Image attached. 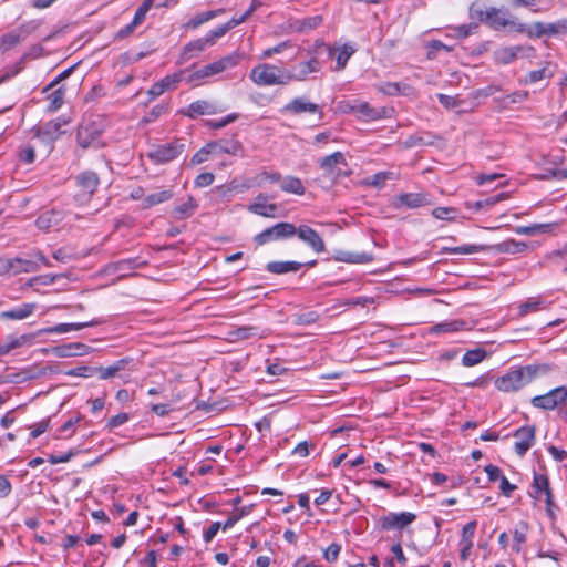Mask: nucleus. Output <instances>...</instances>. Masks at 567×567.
<instances>
[{"mask_svg": "<svg viewBox=\"0 0 567 567\" xmlns=\"http://www.w3.org/2000/svg\"><path fill=\"white\" fill-rule=\"evenodd\" d=\"M551 370L547 363L513 367L506 373L498 377L494 384L502 392H516L529 384L539 375H545Z\"/></svg>", "mask_w": 567, "mask_h": 567, "instance_id": "1", "label": "nucleus"}, {"mask_svg": "<svg viewBox=\"0 0 567 567\" xmlns=\"http://www.w3.org/2000/svg\"><path fill=\"white\" fill-rule=\"evenodd\" d=\"M250 79L259 86L287 85L290 83L287 70L269 63L256 65L250 72Z\"/></svg>", "mask_w": 567, "mask_h": 567, "instance_id": "2", "label": "nucleus"}, {"mask_svg": "<svg viewBox=\"0 0 567 567\" xmlns=\"http://www.w3.org/2000/svg\"><path fill=\"white\" fill-rule=\"evenodd\" d=\"M487 249L494 250L501 254H518L523 252L527 249V244L525 241H517L515 239H507L502 243L495 244L491 247L485 245H462L453 248H447L446 250L450 254L454 255H471L480 251H485Z\"/></svg>", "mask_w": 567, "mask_h": 567, "instance_id": "3", "label": "nucleus"}, {"mask_svg": "<svg viewBox=\"0 0 567 567\" xmlns=\"http://www.w3.org/2000/svg\"><path fill=\"white\" fill-rule=\"evenodd\" d=\"M239 61L240 54L238 53H231L223 56L219 60L208 63L190 73L187 78V83L198 85L200 81L236 66Z\"/></svg>", "mask_w": 567, "mask_h": 567, "instance_id": "4", "label": "nucleus"}, {"mask_svg": "<svg viewBox=\"0 0 567 567\" xmlns=\"http://www.w3.org/2000/svg\"><path fill=\"white\" fill-rule=\"evenodd\" d=\"M74 185L73 199L79 205H86L100 185V177L93 171H84L74 176Z\"/></svg>", "mask_w": 567, "mask_h": 567, "instance_id": "5", "label": "nucleus"}, {"mask_svg": "<svg viewBox=\"0 0 567 567\" xmlns=\"http://www.w3.org/2000/svg\"><path fill=\"white\" fill-rule=\"evenodd\" d=\"M102 125L100 121L83 120L76 132L78 144L82 148L101 146Z\"/></svg>", "mask_w": 567, "mask_h": 567, "instance_id": "6", "label": "nucleus"}, {"mask_svg": "<svg viewBox=\"0 0 567 567\" xmlns=\"http://www.w3.org/2000/svg\"><path fill=\"white\" fill-rule=\"evenodd\" d=\"M297 227L288 221H280L254 237L258 246H264L271 241L285 240L296 236Z\"/></svg>", "mask_w": 567, "mask_h": 567, "instance_id": "7", "label": "nucleus"}, {"mask_svg": "<svg viewBox=\"0 0 567 567\" xmlns=\"http://www.w3.org/2000/svg\"><path fill=\"white\" fill-rule=\"evenodd\" d=\"M338 166H348L346 156L341 152H334L319 161V167L323 171L324 177L331 182H337L341 177H348L352 173L351 171H343Z\"/></svg>", "mask_w": 567, "mask_h": 567, "instance_id": "8", "label": "nucleus"}, {"mask_svg": "<svg viewBox=\"0 0 567 567\" xmlns=\"http://www.w3.org/2000/svg\"><path fill=\"white\" fill-rule=\"evenodd\" d=\"M342 110L346 113L357 115L358 118L362 121H377L384 118L389 113L386 107H373L364 101L346 102Z\"/></svg>", "mask_w": 567, "mask_h": 567, "instance_id": "9", "label": "nucleus"}, {"mask_svg": "<svg viewBox=\"0 0 567 567\" xmlns=\"http://www.w3.org/2000/svg\"><path fill=\"white\" fill-rule=\"evenodd\" d=\"M185 151V144L182 140L161 144L151 150L147 154L148 158L155 164H165L177 158Z\"/></svg>", "mask_w": 567, "mask_h": 567, "instance_id": "10", "label": "nucleus"}, {"mask_svg": "<svg viewBox=\"0 0 567 567\" xmlns=\"http://www.w3.org/2000/svg\"><path fill=\"white\" fill-rule=\"evenodd\" d=\"M416 519V515L411 512L389 513L378 519V526L381 530H402Z\"/></svg>", "mask_w": 567, "mask_h": 567, "instance_id": "11", "label": "nucleus"}, {"mask_svg": "<svg viewBox=\"0 0 567 567\" xmlns=\"http://www.w3.org/2000/svg\"><path fill=\"white\" fill-rule=\"evenodd\" d=\"M533 493L532 497H534L537 501L542 499V496L545 495V503H546V511L548 515L553 518V507L555 506L553 501V492L549 486V478L546 474H534L533 478Z\"/></svg>", "mask_w": 567, "mask_h": 567, "instance_id": "12", "label": "nucleus"}, {"mask_svg": "<svg viewBox=\"0 0 567 567\" xmlns=\"http://www.w3.org/2000/svg\"><path fill=\"white\" fill-rule=\"evenodd\" d=\"M567 399V389L565 386H558L546 394L537 395L532 399V404L535 408L543 410H554L559 404L564 403Z\"/></svg>", "mask_w": 567, "mask_h": 567, "instance_id": "13", "label": "nucleus"}, {"mask_svg": "<svg viewBox=\"0 0 567 567\" xmlns=\"http://www.w3.org/2000/svg\"><path fill=\"white\" fill-rule=\"evenodd\" d=\"M513 436L516 439V454L524 456L535 443L536 427L534 425L522 426L513 433Z\"/></svg>", "mask_w": 567, "mask_h": 567, "instance_id": "14", "label": "nucleus"}, {"mask_svg": "<svg viewBox=\"0 0 567 567\" xmlns=\"http://www.w3.org/2000/svg\"><path fill=\"white\" fill-rule=\"evenodd\" d=\"M38 269V264L32 260L22 258L1 259L0 274L1 275H18L21 272H32Z\"/></svg>", "mask_w": 567, "mask_h": 567, "instance_id": "15", "label": "nucleus"}, {"mask_svg": "<svg viewBox=\"0 0 567 567\" xmlns=\"http://www.w3.org/2000/svg\"><path fill=\"white\" fill-rule=\"evenodd\" d=\"M223 111L224 110L213 101L197 100L190 103L187 109L182 110L181 113L187 117L195 118L200 115H214Z\"/></svg>", "mask_w": 567, "mask_h": 567, "instance_id": "16", "label": "nucleus"}, {"mask_svg": "<svg viewBox=\"0 0 567 567\" xmlns=\"http://www.w3.org/2000/svg\"><path fill=\"white\" fill-rule=\"evenodd\" d=\"M296 235L300 240L307 244L315 252L321 254L326 250V244L322 237L308 225L297 227Z\"/></svg>", "mask_w": 567, "mask_h": 567, "instance_id": "17", "label": "nucleus"}, {"mask_svg": "<svg viewBox=\"0 0 567 567\" xmlns=\"http://www.w3.org/2000/svg\"><path fill=\"white\" fill-rule=\"evenodd\" d=\"M284 114L300 115L303 113L315 114L320 112V106L308 101L306 97H295L280 110Z\"/></svg>", "mask_w": 567, "mask_h": 567, "instance_id": "18", "label": "nucleus"}, {"mask_svg": "<svg viewBox=\"0 0 567 567\" xmlns=\"http://www.w3.org/2000/svg\"><path fill=\"white\" fill-rule=\"evenodd\" d=\"M534 51L535 50L533 47H503L494 52V58L495 61L499 64H509L517 58L519 53H526L527 55H532Z\"/></svg>", "mask_w": 567, "mask_h": 567, "instance_id": "19", "label": "nucleus"}, {"mask_svg": "<svg viewBox=\"0 0 567 567\" xmlns=\"http://www.w3.org/2000/svg\"><path fill=\"white\" fill-rule=\"evenodd\" d=\"M184 72L185 71L182 70L176 73L166 75L158 82L154 83L147 91V94L151 96V99H155L162 95L165 91L174 89L176 84L182 81Z\"/></svg>", "mask_w": 567, "mask_h": 567, "instance_id": "20", "label": "nucleus"}, {"mask_svg": "<svg viewBox=\"0 0 567 567\" xmlns=\"http://www.w3.org/2000/svg\"><path fill=\"white\" fill-rule=\"evenodd\" d=\"M321 70V63L317 58H311L308 61L299 63L297 71H288L290 82L292 81H305L310 73H317Z\"/></svg>", "mask_w": 567, "mask_h": 567, "instance_id": "21", "label": "nucleus"}, {"mask_svg": "<svg viewBox=\"0 0 567 567\" xmlns=\"http://www.w3.org/2000/svg\"><path fill=\"white\" fill-rule=\"evenodd\" d=\"M208 47H210L205 38H199L194 41L187 43L178 58V63L184 64L193 58L198 56L203 51H205Z\"/></svg>", "mask_w": 567, "mask_h": 567, "instance_id": "22", "label": "nucleus"}, {"mask_svg": "<svg viewBox=\"0 0 567 567\" xmlns=\"http://www.w3.org/2000/svg\"><path fill=\"white\" fill-rule=\"evenodd\" d=\"M62 220V212L56 209H50L39 215V217L35 220V225L38 226V228L48 231L54 227H58Z\"/></svg>", "mask_w": 567, "mask_h": 567, "instance_id": "23", "label": "nucleus"}, {"mask_svg": "<svg viewBox=\"0 0 567 567\" xmlns=\"http://www.w3.org/2000/svg\"><path fill=\"white\" fill-rule=\"evenodd\" d=\"M336 261L348 264H368L373 260V255L370 252H352L347 250H336L333 255Z\"/></svg>", "mask_w": 567, "mask_h": 567, "instance_id": "24", "label": "nucleus"}, {"mask_svg": "<svg viewBox=\"0 0 567 567\" xmlns=\"http://www.w3.org/2000/svg\"><path fill=\"white\" fill-rule=\"evenodd\" d=\"M33 338L34 334L8 336L0 342V357L9 353L11 350L30 344Z\"/></svg>", "mask_w": 567, "mask_h": 567, "instance_id": "25", "label": "nucleus"}, {"mask_svg": "<svg viewBox=\"0 0 567 567\" xmlns=\"http://www.w3.org/2000/svg\"><path fill=\"white\" fill-rule=\"evenodd\" d=\"M131 362L132 359L123 358L109 367H96V374L101 380L118 377L120 372L125 370Z\"/></svg>", "mask_w": 567, "mask_h": 567, "instance_id": "26", "label": "nucleus"}, {"mask_svg": "<svg viewBox=\"0 0 567 567\" xmlns=\"http://www.w3.org/2000/svg\"><path fill=\"white\" fill-rule=\"evenodd\" d=\"M35 308V303H22L13 309L2 311L0 313V318L8 320H23L30 317L34 312Z\"/></svg>", "mask_w": 567, "mask_h": 567, "instance_id": "27", "label": "nucleus"}, {"mask_svg": "<svg viewBox=\"0 0 567 567\" xmlns=\"http://www.w3.org/2000/svg\"><path fill=\"white\" fill-rule=\"evenodd\" d=\"M486 24L493 30H502L508 27V18L496 7H489L486 16Z\"/></svg>", "mask_w": 567, "mask_h": 567, "instance_id": "28", "label": "nucleus"}, {"mask_svg": "<svg viewBox=\"0 0 567 567\" xmlns=\"http://www.w3.org/2000/svg\"><path fill=\"white\" fill-rule=\"evenodd\" d=\"M303 264L298 261H270L266 265V270L276 274V275H284L287 272H296Z\"/></svg>", "mask_w": 567, "mask_h": 567, "instance_id": "29", "label": "nucleus"}, {"mask_svg": "<svg viewBox=\"0 0 567 567\" xmlns=\"http://www.w3.org/2000/svg\"><path fill=\"white\" fill-rule=\"evenodd\" d=\"M144 265L145 261H142L140 258H127L110 264L109 269L114 272H120L121 276H125L127 271L141 268Z\"/></svg>", "mask_w": 567, "mask_h": 567, "instance_id": "30", "label": "nucleus"}, {"mask_svg": "<svg viewBox=\"0 0 567 567\" xmlns=\"http://www.w3.org/2000/svg\"><path fill=\"white\" fill-rule=\"evenodd\" d=\"M99 324V321L82 322V323H59L54 327L43 329L39 331L41 333H66L70 331H79L86 327Z\"/></svg>", "mask_w": 567, "mask_h": 567, "instance_id": "31", "label": "nucleus"}, {"mask_svg": "<svg viewBox=\"0 0 567 567\" xmlns=\"http://www.w3.org/2000/svg\"><path fill=\"white\" fill-rule=\"evenodd\" d=\"M398 200L408 208H417L430 204L426 196L422 193L402 194L398 197Z\"/></svg>", "mask_w": 567, "mask_h": 567, "instance_id": "32", "label": "nucleus"}, {"mask_svg": "<svg viewBox=\"0 0 567 567\" xmlns=\"http://www.w3.org/2000/svg\"><path fill=\"white\" fill-rule=\"evenodd\" d=\"M280 188L285 193L295 194V195H303L306 192V187L302 181L295 176H286L282 178L280 183Z\"/></svg>", "mask_w": 567, "mask_h": 567, "instance_id": "33", "label": "nucleus"}, {"mask_svg": "<svg viewBox=\"0 0 567 567\" xmlns=\"http://www.w3.org/2000/svg\"><path fill=\"white\" fill-rule=\"evenodd\" d=\"M198 207V204L196 202V199L193 197V196H189L187 202L181 204V205H177L173 212H172V215L175 219H186L188 217H190L194 212L197 209Z\"/></svg>", "mask_w": 567, "mask_h": 567, "instance_id": "34", "label": "nucleus"}, {"mask_svg": "<svg viewBox=\"0 0 567 567\" xmlns=\"http://www.w3.org/2000/svg\"><path fill=\"white\" fill-rule=\"evenodd\" d=\"M173 196L174 193L172 189H163L161 192L150 194L143 198L142 207L144 209L151 208L155 205L171 200Z\"/></svg>", "mask_w": 567, "mask_h": 567, "instance_id": "35", "label": "nucleus"}, {"mask_svg": "<svg viewBox=\"0 0 567 567\" xmlns=\"http://www.w3.org/2000/svg\"><path fill=\"white\" fill-rule=\"evenodd\" d=\"M322 23V17L321 16H313V17H307L303 19H298L292 23V28L297 32H308L310 30H313L318 28Z\"/></svg>", "mask_w": 567, "mask_h": 567, "instance_id": "36", "label": "nucleus"}, {"mask_svg": "<svg viewBox=\"0 0 567 567\" xmlns=\"http://www.w3.org/2000/svg\"><path fill=\"white\" fill-rule=\"evenodd\" d=\"M466 326L464 320H452L436 323L431 328V332L433 333H452L456 331H461Z\"/></svg>", "mask_w": 567, "mask_h": 567, "instance_id": "37", "label": "nucleus"}, {"mask_svg": "<svg viewBox=\"0 0 567 567\" xmlns=\"http://www.w3.org/2000/svg\"><path fill=\"white\" fill-rule=\"evenodd\" d=\"M487 357L486 350L483 348H475L467 350L462 357V363L465 367H473L481 363Z\"/></svg>", "mask_w": 567, "mask_h": 567, "instance_id": "38", "label": "nucleus"}, {"mask_svg": "<svg viewBox=\"0 0 567 567\" xmlns=\"http://www.w3.org/2000/svg\"><path fill=\"white\" fill-rule=\"evenodd\" d=\"M214 148H218L220 153L230 154V155H243L244 147L241 143L237 140H228L220 143H214Z\"/></svg>", "mask_w": 567, "mask_h": 567, "instance_id": "39", "label": "nucleus"}, {"mask_svg": "<svg viewBox=\"0 0 567 567\" xmlns=\"http://www.w3.org/2000/svg\"><path fill=\"white\" fill-rule=\"evenodd\" d=\"M277 204H266L256 202L248 206V210L252 214L264 216V217H276Z\"/></svg>", "mask_w": 567, "mask_h": 567, "instance_id": "40", "label": "nucleus"}, {"mask_svg": "<svg viewBox=\"0 0 567 567\" xmlns=\"http://www.w3.org/2000/svg\"><path fill=\"white\" fill-rule=\"evenodd\" d=\"M488 8H485L484 2L482 0H475L471 3L468 8V14L472 20H476V22H486Z\"/></svg>", "mask_w": 567, "mask_h": 567, "instance_id": "41", "label": "nucleus"}, {"mask_svg": "<svg viewBox=\"0 0 567 567\" xmlns=\"http://www.w3.org/2000/svg\"><path fill=\"white\" fill-rule=\"evenodd\" d=\"M223 11V9H219L198 13L188 21L187 25L192 29H197L199 25L217 17Z\"/></svg>", "mask_w": 567, "mask_h": 567, "instance_id": "42", "label": "nucleus"}, {"mask_svg": "<svg viewBox=\"0 0 567 567\" xmlns=\"http://www.w3.org/2000/svg\"><path fill=\"white\" fill-rule=\"evenodd\" d=\"M550 23H543L540 21L528 25L527 37L528 38H542V37H551V32L549 31Z\"/></svg>", "mask_w": 567, "mask_h": 567, "instance_id": "43", "label": "nucleus"}, {"mask_svg": "<svg viewBox=\"0 0 567 567\" xmlns=\"http://www.w3.org/2000/svg\"><path fill=\"white\" fill-rule=\"evenodd\" d=\"M63 124H66V122L61 123L59 120H52L45 123L41 130L43 134L50 136L51 138H56L63 133Z\"/></svg>", "mask_w": 567, "mask_h": 567, "instance_id": "44", "label": "nucleus"}, {"mask_svg": "<svg viewBox=\"0 0 567 567\" xmlns=\"http://www.w3.org/2000/svg\"><path fill=\"white\" fill-rule=\"evenodd\" d=\"M319 315L316 311H308L303 313H297L292 316V322L296 326H309L317 322Z\"/></svg>", "mask_w": 567, "mask_h": 567, "instance_id": "45", "label": "nucleus"}, {"mask_svg": "<svg viewBox=\"0 0 567 567\" xmlns=\"http://www.w3.org/2000/svg\"><path fill=\"white\" fill-rule=\"evenodd\" d=\"M153 4H154V0H144L142 2V4L135 11L134 18L132 20L133 25L138 27L144 22L146 14L150 11V9L153 7Z\"/></svg>", "mask_w": 567, "mask_h": 567, "instance_id": "46", "label": "nucleus"}, {"mask_svg": "<svg viewBox=\"0 0 567 567\" xmlns=\"http://www.w3.org/2000/svg\"><path fill=\"white\" fill-rule=\"evenodd\" d=\"M234 340H246L259 336L257 327H239L230 332Z\"/></svg>", "mask_w": 567, "mask_h": 567, "instance_id": "47", "label": "nucleus"}, {"mask_svg": "<svg viewBox=\"0 0 567 567\" xmlns=\"http://www.w3.org/2000/svg\"><path fill=\"white\" fill-rule=\"evenodd\" d=\"M64 102V90L58 89L55 90L50 96H49V105L48 111L49 112H55L58 111Z\"/></svg>", "mask_w": 567, "mask_h": 567, "instance_id": "48", "label": "nucleus"}, {"mask_svg": "<svg viewBox=\"0 0 567 567\" xmlns=\"http://www.w3.org/2000/svg\"><path fill=\"white\" fill-rule=\"evenodd\" d=\"M456 213L457 210L454 207H436L432 210V216L436 219L454 220Z\"/></svg>", "mask_w": 567, "mask_h": 567, "instance_id": "49", "label": "nucleus"}, {"mask_svg": "<svg viewBox=\"0 0 567 567\" xmlns=\"http://www.w3.org/2000/svg\"><path fill=\"white\" fill-rule=\"evenodd\" d=\"M354 53V49L350 45L344 44L338 52L336 60L338 70L344 69L348 60Z\"/></svg>", "mask_w": 567, "mask_h": 567, "instance_id": "50", "label": "nucleus"}, {"mask_svg": "<svg viewBox=\"0 0 567 567\" xmlns=\"http://www.w3.org/2000/svg\"><path fill=\"white\" fill-rule=\"evenodd\" d=\"M431 137L432 136L430 134L411 135L405 140L404 144L406 147H415V146H420V145H431V144H433V142L431 141Z\"/></svg>", "mask_w": 567, "mask_h": 567, "instance_id": "51", "label": "nucleus"}, {"mask_svg": "<svg viewBox=\"0 0 567 567\" xmlns=\"http://www.w3.org/2000/svg\"><path fill=\"white\" fill-rule=\"evenodd\" d=\"M551 72H549L547 70V68H543V69H539V70H535V71H530L525 80L523 81L524 83H536L538 81H542L544 79H549L551 78Z\"/></svg>", "mask_w": 567, "mask_h": 567, "instance_id": "52", "label": "nucleus"}, {"mask_svg": "<svg viewBox=\"0 0 567 567\" xmlns=\"http://www.w3.org/2000/svg\"><path fill=\"white\" fill-rule=\"evenodd\" d=\"M19 159L25 164H32L35 159V148L30 144L22 145L19 150Z\"/></svg>", "mask_w": 567, "mask_h": 567, "instance_id": "53", "label": "nucleus"}, {"mask_svg": "<svg viewBox=\"0 0 567 567\" xmlns=\"http://www.w3.org/2000/svg\"><path fill=\"white\" fill-rule=\"evenodd\" d=\"M228 31L229 30L225 23L221 25H218L217 28H215L214 30H212L204 37L205 41L212 47L217 42V40L219 38L224 37Z\"/></svg>", "mask_w": 567, "mask_h": 567, "instance_id": "54", "label": "nucleus"}, {"mask_svg": "<svg viewBox=\"0 0 567 567\" xmlns=\"http://www.w3.org/2000/svg\"><path fill=\"white\" fill-rule=\"evenodd\" d=\"M526 530H527V526L525 523H520V529L519 528H516L513 533V538H514V546H513V549L515 551H520V546L522 544H524L526 542Z\"/></svg>", "mask_w": 567, "mask_h": 567, "instance_id": "55", "label": "nucleus"}, {"mask_svg": "<svg viewBox=\"0 0 567 567\" xmlns=\"http://www.w3.org/2000/svg\"><path fill=\"white\" fill-rule=\"evenodd\" d=\"M542 301L538 298H529L526 302L519 306V315L526 316L529 312H535L540 309Z\"/></svg>", "mask_w": 567, "mask_h": 567, "instance_id": "56", "label": "nucleus"}, {"mask_svg": "<svg viewBox=\"0 0 567 567\" xmlns=\"http://www.w3.org/2000/svg\"><path fill=\"white\" fill-rule=\"evenodd\" d=\"M70 375L82 377V378H92L96 374V367H78L69 372Z\"/></svg>", "mask_w": 567, "mask_h": 567, "instance_id": "57", "label": "nucleus"}, {"mask_svg": "<svg viewBox=\"0 0 567 567\" xmlns=\"http://www.w3.org/2000/svg\"><path fill=\"white\" fill-rule=\"evenodd\" d=\"M549 31L553 35H567V19H560L550 23Z\"/></svg>", "mask_w": 567, "mask_h": 567, "instance_id": "58", "label": "nucleus"}, {"mask_svg": "<svg viewBox=\"0 0 567 567\" xmlns=\"http://www.w3.org/2000/svg\"><path fill=\"white\" fill-rule=\"evenodd\" d=\"M210 148H214L213 144H207L206 146L200 148L197 153H195L190 161L192 164L197 165V164H200V163L207 161L208 155L212 152Z\"/></svg>", "mask_w": 567, "mask_h": 567, "instance_id": "59", "label": "nucleus"}, {"mask_svg": "<svg viewBox=\"0 0 567 567\" xmlns=\"http://www.w3.org/2000/svg\"><path fill=\"white\" fill-rule=\"evenodd\" d=\"M375 89L380 93H383V94H386V95H396L400 92L399 84L398 83H392V82H385V83L378 84L375 86Z\"/></svg>", "mask_w": 567, "mask_h": 567, "instance_id": "60", "label": "nucleus"}, {"mask_svg": "<svg viewBox=\"0 0 567 567\" xmlns=\"http://www.w3.org/2000/svg\"><path fill=\"white\" fill-rule=\"evenodd\" d=\"M427 48H429V52H427L429 59H434L436 56V52H439L440 50H445V51L451 50L447 45H445L440 40L430 41L427 44Z\"/></svg>", "mask_w": 567, "mask_h": 567, "instance_id": "61", "label": "nucleus"}, {"mask_svg": "<svg viewBox=\"0 0 567 567\" xmlns=\"http://www.w3.org/2000/svg\"><path fill=\"white\" fill-rule=\"evenodd\" d=\"M476 522L472 520L465 524L462 528V542H473V537L476 530Z\"/></svg>", "mask_w": 567, "mask_h": 567, "instance_id": "62", "label": "nucleus"}, {"mask_svg": "<svg viewBox=\"0 0 567 567\" xmlns=\"http://www.w3.org/2000/svg\"><path fill=\"white\" fill-rule=\"evenodd\" d=\"M214 179H215L214 174L206 172V173L199 174L195 178L194 184H195L196 187H199V188L207 187V186L213 184Z\"/></svg>", "mask_w": 567, "mask_h": 567, "instance_id": "63", "label": "nucleus"}, {"mask_svg": "<svg viewBox=\"0 0 567 567\" xmlns=\"http://www.w3.org/2000/svg\"><path fill=\"white\" fill-rule=\"evenodd\" d=\"M341 550V546L339 544L332 543L328 546V548L323 553V557L332 563L338 559Z\"/></svg>", "mask_w": 567, "mask_h": 567, "instance_id": "64", "label": "nucleus"}]
</instances>
